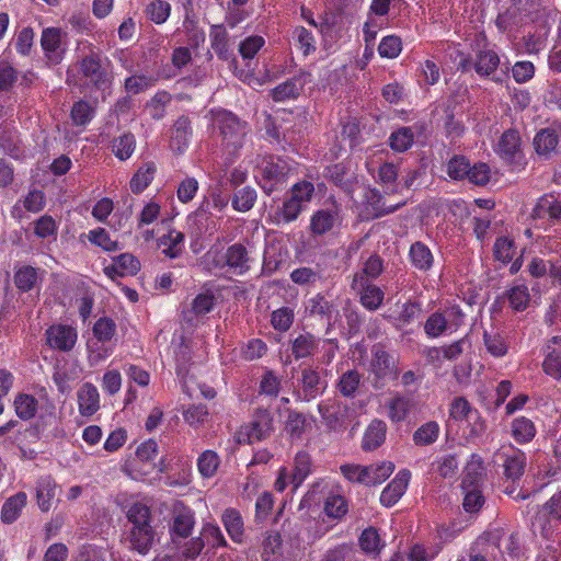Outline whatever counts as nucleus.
Listing matches in <instances>:
<instances>
[{
  "mask_svg": "<svg viewBox=\"0 0 561 561\" xmlns=\"http://www.w3.org/2000/svg\"><path fill=\"white\" fill-rule=\"evenodd\" d=\"M215 130L218 131L222 148L232 156H238L245 144L251 127L233 112L217 107L209 112Z\"/></svg>",
  "mask_w": 561,
  "mask_h": 561,
  "instance_id": "obj_1",
  "label": "nucleus"
},
{
  "mask_svg": "<svg viewBox=\"0 0 561 561\" xmlns=\"http://www.w3.org/2000/svg\"><path fill=\"white\" fill-rule=\"evenodd\" d=\"M80 79L85 85L99 91L108 89L113 81V75L110 70V61L102 58L99 53H90L78 62Z\"/></svg>",
  "mask_w": 561,
  "mask_h": 561,
  "instance_id": "obj_2",
  "label": "nucleus"
},
{
  "mask_svg": "<svg viewBox=\"0 0 561 561\" xmlns=\"http://www.w3.org/2000/svg\"><path fill=\"white\" fill-rule=\"evenodd\" d=\"M260 171L259 184L265 194L271 195L287 184L293 167L287 159L270 156L262 160Z\"/></svg>",
  "mask_w": 561,
  "mask_h": 561,
  "instance_id": "obj_3",
  "label": "nucleus"
},
{
  "mask_svg": "<svg viewBox=\"0 0 561 561\" xmlns=\"http://www.w3.org/2000/svg\"><path fill=\"white\" fill-rule=\"evenodd\" d=\"M273 423V415L267 409H256L252 420L239 428L237 433L238 443L254 444L266 439L274 430Z\"/></svg>",
  "mask_w": 561,
  "mask_h": 561,
  "instance_id": "obj_4",
  "label": "nucleus"
},
{
  "mask_svg": "<svg viewBox=\"0 0 561 561\" xmlns=\"http://www.w3.org/2000/svg\"><path fill=\"white\" fill-rule=\"evenodd\" d=\"M398 358L389 353L383 345L376 344L371 348L370 371L378 380H396L400 375Z\"/></svg>",
  "mask_w": 561,
  "mask_h": 561,
  "instance_id": "obj_5",
  "label": "nucleus"
},
{
  "mask_svg": "<svg viewBox=\"0 0 561 561\" xmlns=\"http://www.w3.org/2000/svg\"><path fill=\"white\" fill-rule=\"evenodd\" d=\"M351 288L359 295V302L368 311H376L383 302V290L364 277V274H354Z\"/></svg>",
  "mask_w": 561,
  "mask_h": 561,
  "instance_id": "obj_6",
  "label": "nucleus"
},
{
  "mask_svg": "<svg viewBox=\"0 0 561 561\" xmlns=\"http://www.w3.org/2000/svg\"><path fill=\"white\" fill-rule=\"evenodd\" d=\"M47 345L59 352L71 351L77 342L78 332L76 328L68 324H53L45 331Z\"/></svg>",
  "mask_w": 561,
  "mask_h": 561,
  "instance_id": "obj_7",
  "label": "nucleus"
},
{
  "mask_svg": "<svg viewBox=\"0 0 561 561\" xmlns=\"http://www.w3.org/2000/svg\"><path fill=\"white\" fill-rule=\"evenodd\" d=\"M531 217L549 225H556L561 220V197L549 193L540 196L531 211Z\"/></svg>",
  "mask_w": 561,
  "mask_h": 561,
  "instance_id": "obj_8",
  "label": "nucleus"
},
{
  "mask_svg": "<svg viewBox=\"0 0 561 561\" xmlns=\"http://www.w3.org/2000/svg\"><path fill=\"white\" fill-rule=\"evenodd\" d=\"M500 67L501 60L499 54L489 48L486 44L483 45L482 48L476 50L473 69L479 77L490 78L495 82H501L502 78L495 76Z\"/></svg>",
  "mask_w": 561,
  "mask_h": 561,
  "instance_id": "obj_9",
  "label": "nucleus"
},
{
  "mask_svg": "<svg viewBox=\"0 0 561 561\" xmlns=\"http://www.w3.org/2000/svg\"><path fill=\"white\" fill-rule=\"evenodd\" d=\"M477 420L472 424L471 435L479 436L485 431V423L480 417L478 410L473 409L465 397H456L449 407V417L455 421L470 420L472 416Z\"/></svg>",
  "mask_w": 561,
  "mask_h": 561,
  "instance_id": "obj_10",
  "label": "nucleus"
},
{
  "mask_svg": "<svg viewBox=\"0 0 561 561\" xmlns=\"http://www.w3.org/2000/svg\"><path fill=\"white\" fill-rule=\"evenodd\" d=\"M310 77L311 75L309 72L301 71L299 75L277 84L271 91L273 101L285 102L288 100H296L300 95L306 83L310 81Z\"/></svg>",
  "mask_w": 561,
  "mask_h": 561,
  "instance_id": "obj_11",
  "label": "nucleus"
},
{
  "mask_svg": "<svg viewBox=\"0 0 561 561\" xmlns=\"http://www.w3.org/2000/svg\"><path fill=\"white\" fill-rule=\"evenodd\" d=\"M318 412L330 431H340L345 427L347 408L337 401H321L318 404Z\"/></svg>",
  "mask_w": 561,
  "mask_h": 561,
  "instance_id": "obj_12",
  "label": "nucleus"
},
{
  "mask_svg": "<svg viewBox=\"0 0 561 561\" xmlns=\"http://www.w3.org/2000/svg\"><path fill=\"white\" fill-rule=\"evenodd\" d=\"M410 479L411 472L408 469L400 470L382 490L379 499L380 504L385 507L396 505L405 493Z\"/></svg>",
  "mask_w": 561,
  "mask_h": 561,
  "instance_id": "obj_13",
  "label": "nucleus"
},
{
  "mask_svg": "<svg viewBox=\"0 0 561 561\" xmlns=\"http://www.w3.org/2000/svg\"><path fill=\"white\" fill-rule=\"evenodd\" d=\"M402 205H404V203L387 206L383 202V197L377 190H369L365 194V203L364 209L362 210V217L365 220L379 218L385 215L394 213Z\"/></svg>",
  "mask_w": 561,
  "mask_h": 561,
  "instance_id": "obj_14",
  "label": "nucleus"
},
{
  "mask_svg": "<svg viewBox=\"0 0 561 561\" xmlns=\"http://www.w3.org/2000/svg\"><path fill=\"white\" fill-rule=\"evenodd\" d=\"M192 136L193 127L191 118L186 115L179 116L171 129V150L178 154H182L188 148Z\"/></svg>",
  "mask_w": 561,
  "mask_h": 561,
  "instance_id": "obj_15",
  "label": "nucleus"
},
{
  "mask_svg": "<svg viewBox=\"0 0 561 561\" xmlns=\"http://www.w3.org/2000/svg\"><path fill=\"white\" fill-rule=\"evenodd\" d=\"M301 390L299 398L302 401L310 402L320 397L327 389V381L321 378L319 371L313 368H304L301 370Z\"/></svg>",
  "mask_w": 561,
  "mask_h": 561,
  "instance_id": "obj_16",
  "label": "nucleus"
},
{
  "mask_svg": "<svg viewBox=\"0 0 561 561\" xmlns=\"http://www.w3.org/2000/svg\"><path fill=\"white\" fill-rule=\"evenodd\" d=\"M226 265L234 275H244L250 271V254L247 247L240 242L229 245L226 250Z\"/></svg>",
  "mask_w": 561,
  "mask_h": 561,
  "instance_id": "obj_17",
  "label": "nucleus"
},
{
  "mask_svg": "<svg viewBox=\"0 0 561 561\" xmlns=\"http://www.w3.org/2000/svg\"><path fill=\"white\" fill-rule=\"evenodd\" d=\"M335 307L332 300L323 294L318 293L305 301V313L308 317L318 318L331 323Z\"/></svg>",
  "mask_w": 561,
  "mask_h": 561,
  "instance_id": "obj_18",
  "label": "nucleus"
},
{
  "mask_svg": "<svg viewBox=\"0 0 561 561\" xmlns=\"http://www.w3.org/2000/svg\"><path fill=\"white\" fill-rule=\"evenodd\" d=\"M520 144L519 133L516 129H507L500 137L494 150L501 159L512 163L520 154Z\"/></svg>",
  "mask_w": 561,
  "mask_h": 561,
  "instance_id": "obj_19",
  "label": "nucleus"
},
{
  "mask_svg": "<svg viewBox=\"0 0 561 561\" xmlns=\"http://www.w3.org/2000/svg\"><path fill=\"white\" fill-rule=\"evenodd\" d=\"M503 458L505 477L511 479L513 482L519 480L525 473L527 465L526 454L523 450L511 446L507 451L503 453Z\"/></svg>",
  "mask_w": 561,
  "mask_h": 561,
  "instance_id": "obj_20",
  "label": "nucleus"
},
{
  "mask_svg": "<svg viewBox=\"0 0 561 561\" xmlns=\"http://www.w3.org/2000/svg\"><path fill=\"white\" fill-rule=\"evenodd\" d=\"M78 409L82 416H92L100 409V393L91 382H84L77 392Z\"/></svg>",
  "mask_w": 561,
  "mask_h": 561,
  "instance_id": "obj_21",
  "label": "nucleus"
},
{
  "mask_svg": "<svg viewBox=\"0 0 561 561\" xmlns=\"http://www.w3.org/2000/svg\"><path fill=\"white\" fill-rule=\"evenodd\" d=\"M408 259L412 267L422 273L430 272L434 266V254L422 241H415L410 245Z\"/></svg>",
  "mask_w": 561,
  "mask_h": 561,
  "instance_id": "obj_22",
  "label": "nucleus"
},
{
  "mask_svg": "<svg viewBox=\"0 0 561 561\" xmlns=\"http://www.w3.org/2000/svg\"><path fill=\"white\" fill-rule=\"evenodd\" d=\"M548 353L542 362V370L554 380H561V335L549 340Z\"/></svg>",
  "mask_w": 561,
  "mask_h": 561,
  "instance_id": "obj_23",
  "label": "nucleus"
},
{
  "mask_svg": "<svg viewBox=\"0 0 561 561\" xmlns=\"http://www.w3.org/2000/svg\"><path fill=\"white\" fill-rule=\"evenodd\" d=\"M210 46L216 56L224 61L234 59L233 53L229 47V34L224 25L217 24L210 27Z\"/></svg>",
  "mask_w": 561,
  "mask_h": 561,
  "instance_id": "obj_24",
  "label": "nucleus"
},
{
  "mask_svg": "<svg viewBox=\"0 0 561 561\" xmlns=\"http://www.w3.org/2000/svg\"><path fill=\"white\" fill-rule=\"evenodd\" d=\"M61 32L56 27L44 28L41 36V46L44 50L46 58L58 64L61 60Z\"/></svg>",
  "mask_w": 561,
  "mask_h": 561,
  "instance_id": "obj_25",
  "label": "nucleus"
},
{
  "mask_svg": "<svg viewBox=\"0 0 561 561\" xmlns=\"http://www.w3.org/2000/svg\"><path fill=\"white\" fill-rule=\"evenodd\" d=\"M387 424L379 419L373 420L365 430L362 448L365 451H373L380 447L386 440Z\"/></svg>",
  "mask_w": 561,
  "mask_h": 561,
  "instance_id": "obj_26",
  "label": "nucleus"
},
{
  "mask_svg": "<svg viewBox=\"0 0 561 561\" xmlns=\"http://www.w3.org/2000/svg\"><path fill=\"white\" fill-rule=\"evenodd\" d=\"M319 339L310 332L299 333L291 340V355L296 360L312 357L318 350Z\"/></svg>",
  "mask_w": 561,
  "mask_h": 561,
  "instance_id": "obj_27",
  "label": "nucleus"
},
{
  "mask_svg": "<svg viewBox=\"0 0 561 561\" xmlns=\"http://www.w3.org/2000/svg\"><path fill=\"white\" fill-rule=\"evenodd\" d=\"M221 523L236 543H242L244 540V524L240 512L236 508H226L221 514Z\"/></svg>",
  "mask_w": 561,
  "mask_h": 561,
  "instance_id": "obj_28",
  "label": "nucleus"
},
{
  "mask_svg": "<svg viewBox=\"0 0 561 561\" xmlns=\"http://www.w3.org/2000/svg\"><path fill=\"white\" fill-rule=\"evenodd\" d=\"M420 129V126L415 124L413 126H402L393 130L388 138L390 148L399 153L408 151L414 144L415 130Z\"/></svg>",
  "mask_w": 561,
  "mask_h": 561,
  "instance_id": "obj_29",
  "label": "nucleus"
},
{
  "mask_svg": "<svg viewBox=\"0 0 561 561\" xmlns=\"http://www.w3.org/2000/svg\"><path fill=\"white\" fill-rule=\"evenodd\" d=\"M154 531L151 525L131 526L129 542L133 550L146 554L153 542Z\"/></svg>",
  "mask_w": 561,
  "mask_h": 561,
  "instance_id": "obj_30",
  "label": "nucleus"
},
{
  "mask_svg": "<svg viewBox=\"0 0 561 561\" xmlns=\"http://www.w3.org/2000/svg\"><path fill=\"white\" fill-rule=\"evenodd\" d=\"M185 236L183 232L170 229L158 240V245L162 248V253L169 259H178L184 251Z\"/></svg>",
  "mask_w": 561,
  "mask_h": 561,
  "instance_id": "obj_31",
  "label": "nucleus"
},
{
  "mask_svg": "<svg viewBox=\"0 0 561 561\" xmlns=\"http://www.w3.org/2000/svg\"><path fill=\"white\" fill-rule=\"evenodd\" d=\"M337 220V211L332 209H318L310 218V232L313 236H323L330 232Z\"/></svg>",
  "mask_w": 561,
  "mask_h": 561,
  "instance_id": "obj_32",
  "label": "nucleus"
},
{
  "mask_svg": "<svg viewBox=\"0 0 561 561\" xmlns=\"http://www.w3.org/2000/svg\"><path fill=\"white\" fill-rule=\"evenodd\" d=\"M57 484L50 476L41 477L36 482V500L42 512H48L56 496Z\"/></svg>",
  "mask_w": 561,
  "mask_h": 561,
  "instance_id": "obj_33",
  "label": "nucleus"
},
{
  "mask_svg": "<svg viewBox=\"0 0 561 561\" xmlns=\"http://www.w3.org/2000/svg\"><path fill=\"white\" fill-rule=\"evenodd\" d=\"M388 417L393 423L403 422L413 408V400L403 394H394L387 402Z\"/></svg>",
  "mask_w": 561,
  "mask_h": 561,
  "instance_id": "obj_34",
  "label": "nucleus"
},
{
  "mask_svg": "<svg viewBox=\"0 0 561 561\" xmlns=\"http://www.w3.org/2000/svg\"><path fill=\"white\" fill-rule=\"evenodd\" d=\"M310 427L311 423L308 420L307 415L295 410L288 411V415L284 425V431L291 440H300L306 431Z\"/></svg>",
  "mask_w": 561,
  "mask_h": 561,
  "instance_id": "obj_35",
  "label": "nucleus"
},
{
  "mask_svg": "<svg viewBox=\"0 0 561 561\" xmlns=\"http://www.w3.org/2000/svg\"><path fill=\"white\" fill-rule=\"evenodd\" d=\"M536 433L534 422L526 416H517L511 423V435L520 445L531 442Z\"/></svg>",
  "mask_w": 561,
  "mask_h": 561,
  "instance_id": "obj_36",
  "label": "nucleus"
},
{
  "mask_svg": "<svg viewBox=\"0 0 561 561\" xmlns=\"http://www.w3.org/2000/svg\"><path fill=\"white\" fill-rule=\"evenodd\" d=\"M483 343L486 352L495 358L504 357L510 351L508 336L505 333L484 331Z\"/></svg>",
  "mask_w": 561,
  "mask_h": 561,
  "instance_id": "obj_37",
  "label": "nucleus"
},
{
  "mask_svg": "<svg viewBox=\"0 0 561 561\" xmlns=\"http://www.w3.org/2000/svg\"><path fill=\"white\" fill-rule=\"evenodd\" d=\"M559 144V136L552 128H543L534 138V147L538 154L549 158Z\"/></svg>",
  "mask_w": 561,
  "mask_h": 561,
  "instance_id": "obj_38",
  "label": "nucleus"
},
{
  "mask_svg": "<svg viewBox=\"0 0 561 561\" xmlns=\"http://www.w3.org/2000/svg\"><path fill=\"white\" fill-rule=\"evenodd\" d=\"M27 502V495L24 492H18L7 499L1 508V519L5 524L14 523L21 515L22 510Z\"/></svg>",
  "mask_w": 561,
  "mask_h": 561,
  "instance_id": "obj_39",
  "label": "nucleus"
},
{
  "mask_svg": "<svg viewBox=\"0 0 561 561\" xmlns=\"http://www.w3.org/2000/svg\"><path fill=\"white\" fill-rule=\"evenodd\" d=\"M311 456L307 451L301 450L296 454L290 476L294 490L298 489L311 473Z\"/></svg>",
  "mask_w": 561,
  "mask_h": 561,
  "instance_id": "obj_40",
  "label": "nucleus"
},
{
  "mask_svg": "<svg viewBox=\"0 0 561 561\" xmlns=\"http://www.w3.org/2000/svg\"><path fill=\"white\" fill-rule=\"evenodd\" d=\"M39 279V270L31 265L16 268L13 275L14 285L23 293L34 289Z\"/></svg>",
  "mask_w": 561,
  "mask_h": 561,
  "instance_id": "obj_41",
  "label": "nucleus"
},
{
  "mask_svg": "<svg viewBox=\"0 0 561 561\" xmlns=\"http://www.w3.org/2000/svg\"><path fill=\"white\" fill-rule=\"evenodd\" d=\"M15 414L23 421L32 420L38 409L37 399L30 393H18L13 401Z\"/></svg>",
  "mask_w": 561,
  "mask_h": 561,
  "instance_id": "obj_42",
  "label": "nucleus"
},
{
  "mask_svg": "<svg viewBox=\"0 0 561 561\" xmlns=\"http://www.w3.org/2000/svg\"><path fill=\"white\" fill-rule=\"evenodd\" d=\"M156 171L154 162H146L139 167L129 182L131 192L135 194L144 192L152 182Z\"/></svg>",
  "mask_w": 561,
  "mask_h": 561,
  "instance_id": "obj_43",
  "label": "nucleus"
},
{
  "mask_svg": "<svg viewBox=\"0 0 561 561\" xmlns=\"http://www.w3.org/2000/svg\"><path fill=\"white\" fill-rule=\"evenodd\" d=\"M136 149V138L131 133H124L111 142L112 153L121 161H125L131 157Z\"/></svg>",
  "mask_w": 561,
  "mask_h": 561,
  "instance_id": "obj_44",
  "label": "nucleus"
},
{
  "mask_svg": "<svg viewBox=\"0 0 561 561\" xmlns=\"http://www.w3.org/2000/svg\"><path fill=\"white\" fill-rule=\"evenodd\" d=\"M439 433V424L436 421H427L414 431L412 439L416 446H428L438 439Z\"/></svg>",
  "mask_w": 561,
  "mask_h": 561,
  "instance_id": "obj_45",
  "label": "nucleus"
},
{
  "mask_svg": "<svg viewBox=\"0 0 561 561\" xmlns=\"http://www.w3.org/2000/svg\"><path fill=\"white\" fill-rule=\"evenodd\" d=\"M510 307L515 311H524L530 301V293L526 284L514 285L505 291Z\"/></svg>",
  "mask_w": 561,
  "mask_h": 561,
  "instance_id": "obj_46",
  "label": "nucleus"
},
{
  "mask_svg": "<svg viewBox=\"0 0 561 561\" xmlns=\"http://www.w3.org/2000/svg\"><path fill=\"white\" fill-rule=\"evenodd\" d=\"M256 198V191L251 186H244L234 192L231 199V206L239 213H247L253 208Z\"/></svg>",
  "mask_w": 561,
  "mask_h": 561,
  "instance_id": "obj_47",
  "label": "nucleus"
},
{
  "mask_svg": "<svg viewBox=\"0 0 561 561\" xmlns=\"http://www.w3.org/2000/svg\"><path fill=\"white\" fill-rule=\"evenodd\" d=\"M295 47L302 51L304 56H308L316 51V39L311 31L304 26H296L291 35Z\"/></svg>",
  "mask_w": 561,
  "mask_h": 561,
  "instance_id": "obj_48",
  "label": "nucleus"
},
{
  "mask_svg": "<svg viewBox=\"0 0 561 561\" xmlns=\"http://www.w3.org/2000/svg\"><path fill=\"white\" fill-rule=\"evenodd\" d=\"M470 171V161L462 154L453 156L446 164V173L454 181L466 180Z\"/></svg>",
  "mask_w": 561,
  "mask_h": 561,
  "instance_id": "obj_49",
  "label": "nucleus"
},
{
  "mask_svg": "<svg viewBox=\"0 0 561 561\" xmlns=\"http://www.w3.org/2000/svg\"><path fill=\"white\" fill-rule=\"evenodd\" d=\"M449 329L443 310L431 313L424 322V333L428 339H437Z\"/></svg>",
  "mask_w": 561,
  "mask_h": 561,
  "instance_id": "obj_50",
  "label": "nucleus"
},
{
  "mask_svg": "<svg viewBox=\"0 0 561 561\" xmlns=\"http://www.w3.org/2000/svg\"><path fill=\"white\" fill-rule=\"evenodd\" d=\"M362 382V375L356 369L343 373L337 382L340 393L345 398H353Z\"/></svg>",
  "mask_w": 561,
  "mask_h": 561,
  "instance_id": "obj_51",
  "label": "nucleus"
},
{
  "mask_svg": "<svg viewBox=\"0 0 561 561\" xmlns=\"http://www.w3.org/2000/svg\"><path fill=\"white\" fill-rule=\"evenodd\" d=\"M462 488L465 493L462 502L463 510L470 514L479 512L485 502L482 491L476 485L469 489L467 478L462 482Z\"/></svg>",
  "mask_w": 561,
  "mask_h": 561,
  "instance_id": "obj_52",
  "label": "nucleus"
},
{
  "mask_svg": "<svg viewBox=\"0 0 561 561\" xmlns=\"http://www.w3.org/2000/svg\"><path fill=\"white\" fill-rule=\"evenodd\" d=\"M422 304L417 300L409 299L402 306L394 320L398 325L405 327L412 324L422 314Z\"/></svg>",
  "mask_w": 561,
  "mask_h": 561,
  "instance_id": "obj_53",
  "label": "nucleus"
},
{
  "mask_svg": "<svg viewBox=\"0 0 561 561\" xmlns=\"http://www.w3.org/2000/svg\"><path fill=\"white\" fill-rule=\"evenodd\" d=\"M201 535L204 539V545L210 549L226 548L228 542L217 524L206 523L203 525Z\"/></svg>",
  "mask_w": 561,
  "mask_h": 561,
  "instance_id": "obj_54",
  "label": "nucleus"
},
{
  "mask_svg": "<svg viewBox=\"0 0 561 561\" xmlns=\"http://www.w3.org/2000/svg\"><path fill=\"white\" fill-rule=\"evenodd\" d=\"M219 465V456L216 451L210 449L204 450L197 458V469L203 478L214 477Z\"/></svg>",
  "mask_w": 561,
  "mask_h": 561,
  "instance_id": "obj_55",
  "label": "nucleus"
},
{
  "mask_svg": "<svg viewBox=\"0 0 561 561\" xmlns=\"http://www.w3.org/2000/svg\"><path fill=\"white\" fill-rule=\"evenodd\" d=\"M195 525L194 514L191 512L180 513L173 519L172 537L187 538L191 536Z\"/></svg>",
  "mask_w": 561,
  "mask_h": 561,
  "instance_id": "obj_56",
  "label": "nucleus"
},
{
  "mask_svg": "<svg viewBox=\"0 0 561 561\" xmlns=\"http://www.w3.org/2000/svg\"><path fill=\"white\" fill-rule=\"evenodd\" d=\"M305 206L290 197L284 199L282 206L276 210V219L280 224H290L301 214Z\"/></svg>",
  "mask_w": 561,
  "mask_h": 561,
  "instance_id": "obj_57",
  "label": "nucleus"
},
{
  "mask_svg": "<svg viewBox=\"0 0 561 561\" xmlns=\"http://www.w3.org/2000/svg\"><path fill=\"white\" fill-rule=\"evenodd\" d=\"M89 241L100 247L105 252H115L119 250V243L116 240H112L110 233L101 227L92 229L88 233Z\"/></svg>",
  "mask_w": 561,
  "mask_h": 561,
  "instance_id": "obj_58",
  "label": "nucleus"
},
{
  "mask_svg": "<svg viewBox=\"0 0 561 561\" xmlns=\"http://www.w3.org/2000/svg\"><path fill=\"white\" fill-rule=\"evenodd\" d=\"M172 95L168 91H158L147 104L151 118L160 121L165 116V107L171 103Z\"/></svg>",
  "mask_w": 561,
  "mask_h": 561,
  "instance_id": "obj_59",
  "label": "nucleus"
},
{
  "mask_svg": "<svg viewBox=\"0 0 561 561\" xmlns=\"http://www.w3.org/2000/svg\"><path fill=\"white\" fill-rule=\"evenodd\" d=\"M94 116V108L90 105L89 102L84 100H80L75 102L71 107L70 117L72 124L76 126H85L88 125Z\"/></svg>",
  "mask_w": 561,
  "mask_h": 561,
  "instance_id": "obj_60",
  "label": "nucleus"
},
{
  "mask_svg": "<svg viewBox=\"0 0 561 561\" xmlns=\"http://www.w3.org/2000/svg\"><path fill=\"white\" fill-rule=\"evenodd\" d=\"M515 242L508 237L496 238L493 245V255L503 264L510 263L514 257Z\"/></svg>",
  "mask_w": 561,
  "mask_h": 561,
  "instance_id": "obj_61",
  "label": "nucleus"
},
{
  "mask_svg": "<svg viewBox=\"0 0 561 561\" xmlns=\"http://www.w3.org/2000/svg\"><path fill=\"white\" fill-rule=\"evenodd\" d=\"M92 332L99 342H110L116 333V323L112 318L101 317L94 323Z\"/></svg>",
  "mask_w": 561,
  "mask_h": 561,
  "instance_id": "obj_62",
  "label": "nucleus"
},
{
  "mask_svg": "<svg viewBox=\"0 0 561 561\" xmlns=\"http://www.w3.org/2000/svg\"><path fill=\"white\" fill-rule=\"evenodd\" d=\"M171 13V5L164 0H153L146 8L149 20L156 24L164 23Z\"/></svg>",
  "mask_w": 561,
  "mask_h": 561,
  "instance_id": "obj_63",
  "label": "nucleus"
},
{
  "mask_svg": "<svg viewBox=\"0 0 561 561\" xmlns=\"http://www.w3.org/2000/svg\"><path fill=\"white\" fill-rule=\"evenodd\" d=\"M402 51V41L397 35L382 37L378 46V54L382 58L394 59Z\"/></svg>",
  "mask_w": 561,
  "mask_h": 561,
  "instance_id": "obj_64",
  "label": "nucleus"
}]
</instances>
